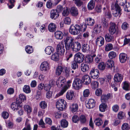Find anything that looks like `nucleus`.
Returning a JSON list of instances; mask_svg holds the SVG:
<instances>
[{
	"instance_id": "obj_45",
	"label": "nucleus",
	"mask_w": 130,
	"mask_h": 130,
	"mask_svg": "<svg viewBox=\"0 0 130 130\" xmlns=\"http://www.w3.org/2000/svg\"><path fill=\"white\" fill-rule=\"evenodd\" d=\"M102 27L99 24L95 25L94 28V30L96 32V33H99L102 30Z\"/></svg>"
},
{
	"instance_id": "obj_46",
	"label": "nucleus",
	"mask_w": 130,
	"mask_h": 130,
	"mask_svg": "<svg viewBox=\"0 0 130 130\" xmlns=\"http://www.w3.org/2000/svg\"><path fill=\"white\" fill-rule=\"evenodd\" d=\"M25 50L27 53L28 54H30L33 51L32 46L29 45H27L25 47Z\"/></svg>"
},
{
	"instance_id": "obj_54",
	"label": "nucleus",
	"mask_w": 130,
	"mask_h": 130,
	"mask_svg": "<svg viewBox=\"0 0 130 130\" xmlns=\"http://www.w3.org/2000/svg\"><path fill=\"white\" fill-rule=\"evenodd\" d=\"M129 128L128 123H124L121 126L122 130H128Z\"/></svg>"
},
{
	"instance_id": "obj_28",
	"label": "nucleus",
	"mask_w": 130,
	"mask_h": 130,
	"mask_svg": "<svg viewBox=\"0 0 130 130\" xmlns=\"http://www.w3.org/2000/svg\"><path fill=\"white\" fill-rule=\"evenodd\" d=\"M45 51L46 54L50 55L51 53L54 52V48L51 46H48L45 48Z\"/></svg>"
},
{
	"instance_id": "obj_53",
	"label": "nucleus",
	"mask_w": 130,
	"mask_h": 130,
	"mask_svg": "<svg viewBox=\"0 0 130 130\" xmlns=\"http://www.w3.org/2000/svg\"><path fill=\"white\" fill-rule=\"evenodd\" d=\"M19 98L21 102H20L19 103H20L22 101H26V97L25 95L22 94H20L19 95Z\"/></svg>"
},
{
	"instance_id": "obj_32",
	"label": "nucleus",
	"mask_w": 130,
	"mask_h": 130,
	"mask_svg": "<svg viewBox=\"0 0 130 130\" xmlns=\"http://www.w3.org/2000/svg\"><path fill=\"white\" fill-rule=\"evenodd\" d=\"M48 28L50 32H53L56 30V25L54 23H51L48 25Z\"/></svg>"
},
{
	"instance_id": "obj_57",
	"label": "nucleus",
	"mask_w": 130,
	"mask_h": 130,
	"mask_svg": "<svg viewBox=\"0 0 130 130\" xmlns=\"http://www.w3.org/2000/svg\"><path fill=\"white\" fill-rule=\"evenodd\" d=\"M102 60V56L101 55L98 54L95 57V62L96 63H99Z\"/></svg>"
},
{
	"instance_id": "obj_30",
	"label": "nucleus",
	"mask_w": 130,
	"mask_h": 130,
	"mask_svg": "<svg viewBox=\"0 0 130 130\" xmlns=\"http://www.w3.org/2000/svg\"><path fill=\"white\" fill-rule=\"evenodd\" d=\"M80 68L81 70L83 72H85L88 71L89 66L86 63H83L81 65Z\"/></svg>"
},
{
	"instance_id": "obj_14",
	"label": "nucleus",
	"mask_w": 130,
	"mask_h": 130,
	"mask_svg": "<svg viewBox=\"0 0 130 130\" xmlns=\"http://www.w3.org/2000/svg\"><path fill=\"white\" fill-rule=\"evenodd\" d=\"M109 9V7L108 6L106 5L105 7L103 9V13L105 16H107V18L110 19L111 18L112 15Z\"/></svg>"
},
{
	"instance_id": "obj_36",
	"label": "nucleus",
	"mask_w": 130,
	"mask_h": 130,
	"mask_svg": "<svg viewBox=\"0 0 130 130\" xmlns=\"http://www.w3.org/2000/svg\"><path fill=\"white\" fill-rule=\"evenodd\" d=\"M107 107L106 104L105 103H102L99 106V109L102 112L105 111V110Z\"/></svg>"
},
{
	"instance_id": "obj_4",
	"label": "nucleus",
	"mask_w": 130,
	"mask_h": 130,
	"mask_svg": "<svg viewBox=\"0 0 130 130\" xmlns=\"http://www.w3.org/2000/svg\"><path fill=\"white\" fill-rule=\"evenodd\" d=\"M80 25L78 24L74 25H72L69 28V31L72 35H77L80 32Z\"/></svg>"
},
{
	"instance_id": "obj_15",
	"label": "nucleus",
	"mask_w": 130,
	"mask_h": 130,
	"mask_svg": "<svg viewBox=\"0 0 130 130\" xmlns=\"http://www.w3.org/2000/svg\"><path fill=\"white\" fill-rule=\"evenodd\" d=\"M119 61L121 63H125L127 60V55L125 53H121L119 55Z\"/></svg>"
},
{
	"instance_id": "obj_62",
	"label": "nucleus",
	"mask_w": 130,
	"mask_h": 130,
	"mask_svg": "<svg viewBox=\"0 0 130 130\" xmlns=\"http://www.w3.org/2000/svg\"><path fill=\"white\" fill-rule=\"evenodd\" d=\"M2 117L4 119H7L8 118L9 115L8 112L6 111H3L2 114Z\"/></svg>"
},
{
	"instance_id": "obj_51",
	"label": "nucleus",
	"mask_w": 130,
	"mask_h": 130,
	"mask_svg": "<svg viewBox=\"0 0 130 130\" xmlns=\"http://www.w3.org/2000/svg\"><path fill=\"white\" fill-rule=\"evenodd\" d=\"M61 125L63 127H67L68 125V122L66 120L63 119L60 122Z\"/></svg>"
},
{
	"instance_id": "obj_11",
	"label": "nucleus",
	"mask_w": 130,
	"mask_h": 130,
	"mask_svg": "<svg viewBox=\"0 0 130 130\" xmlns=\"http://www.w3.org/2000/svg\"><path fill=\"white\" fill-rule=\"evenodd\" d=\"M84 59V55L80 52H78L75 55V61L78 63H80L83 62Z\"/></svg>"
},
{
	"instance_id": "obj_2",
	"label": "nucleus",
	"mask_w": 130,
	"mask_h": 130,
	"mask_svg": "<svg viewBox=\"0 0 130 130\" xmlns=\"http://www.w3.org/2000/svg\"><path fill=\"white\" fill-rule=\"evenodd\" d=\"M74 38L71 36H67L64 39V42L66 50H70V47L71 44L74 42Z\"/></svg>"
},
{
	"instance_id": "obj_59",
	"label": "nucleus",
	"mask_w": 130,
	"mask_h": 130,
	"mask_svg": "<svg viewBox=\"0 0 130 130\" xmlns=\"http://www.w3.org/2000/svg\"><path fill=\"white\" fill-rule=\"evenodd\" d=\"M40 107L42 109H44L46 108L47 104L45 102V101H42L40 103Z\"/></svg>"
},
{
	"instance_id": "obj_61",
	"label": "nucleus",
	"mask_w": 130,
	"mask_h": 130,
	"mask_svg": "<svg viewBox=\"0 0 130 130\" xmlns=\"http://www.w3.org/2000/svg\"><path fill=\"white\" fill-rule=\"evenodd\" d=\"M74 1L75 4L78 7H80L83 4V2L80 0H75Z\"/></svg>"
},
{
	"instance_id": "obj_34",
	"label": "nucleus",
	"mask_w": 130,
	"mask_h": 130,
	"mask_svg": "<svg viewBox=\"0 0 130 130\" xmlns=\"http://www.w3.org/2000/svg\"><path fill=\"white\" fill-rule=\"evenodd\" d=\"M70 108L73 112H76L78 109V106L76 104H73L70 106Z\"/></svg>"
},
{
	"instance_id": "obj_1",
	"label": "nucleus",
	"mask_w": 130,
	"mask_h": 130,
	"mask_svg": "<svg viewBox=\"0 0 130 130\" xmlns=\"http://www.w3.org/2000/svg\"><path fill=\"white\" fill-rule=\"evenodd\" d=\"M110 24V25L108 29L110 34L113 35L116 34L117 35L120 33V31L116 24L111 22Z\"/></svg>"
},
{
	"instance_id": "obj_31",
	"label": "nucleus",
	"mask_w": 130,
	"mask_h": 130,
	"mask_svg": "<svg viewBox=\"0 0 130 130\" xmlns=\"http://www.w3.org/2000/svg\"><path fill=\"white\" fill-rule=\"evenodd\" d=\"M55 37L58 39H62L63 38V34L60 31H57L55 33Z\"/></svg>"
},
{
	"instance_id": "obj_42",
	"label": "nucleus",
	"mask_w": 130,
	"mask_h": 130,
	"mask_svg": "<svg viewBox=\"0 0 130 130\" xmlns=\"http://www.w3.org/2000/svg\"><path fill=\"white\" fill-rule=\"evenodd\" d=\"M25 111L27 112V114L30 113L32 111V108L29 105H25L24 106Z\"/></svg>"
},
{
	"instance_id": "obj_22",
	"label": "nucleus",
	"mask_w": 130,
	"mask_h": 130,
	"mask_svg": "<svg viewBox=\"0 0 130 130\" xmlns=\"http://www.w3.org/2000/svg\"><path fill=\"white\" fill-rule=\"evenodd\" d=\"M20 103L18 102L12 103L11 105V108L14 111L17 110L19 108H20Z\"/></svg>"
},
{
	"instance_id": "obj_24",
	"label": "nucleus",
	"mask_w": 130,
	"mask_h": 130,
	"mask_svg": "<svg viewBox=\"0 0 130 130\" xmlns=\"http://www.w3.org/2000/svg\"><path fill=\"white\" fill-rule=\"evenodd\" d=\"M70 11L71 14L73 16H77L78 14V10L77 9L74 7H73L71 8Z\"/></svg>"
},
{
	"instance_id": "obj_12",
	"label": "nucleus",
	"mask_w": 130,
	"mask_h": 130,
	"mask_svg": "<svg viewBox=\"0 0 130 130\" xmlns=\"http://www.w3.org/2000/svg\"><path fill=\"white\" fill-rule=\"evenodd\" d=\"M90 93V91L89 89H86L84 90L83 92V96L80 97L81 100L84 101L86 98L88 97Z\"/></svg>"
},
{
	"instance_id": "obj_40",
	"label": "nucleus",
	"mask_w": 130,
	"mask_h": 130,
	"mask_svg": "<svg viewBox=\"0 0 130 130\" xmlns=\"http://www.w3.org/2000/svg\"><path fill=\"white\" fill-rule=\"evenodd\" d=\"M109 58L111 59H112L116 58L117 56V54L114 51L110 52L108 54Z\"/></svg>"
},
{
	"instance_id": "obj_64",
	"label": "nucleus",
	"mask_w": 130,
	"mask_h": 130,
	"mask_svg": "<svg viewBox=\"0 0 130 130\" xmlns=\"http://www.w3.org/2000/svg\"><path fill=\"white\" fill-rule=\"evenodd\" d=\"M125 10L127 12L130 11V3L126 4L124 7Z\"/></svg>"
},
{
	"instance_id": "obj_58",
	"label": "nucleus",
	"mask_w": 130,
	"mask_h": 130,
	"mask_svg": "<svg viewBox=\"0 0 130 130\" xmlns=\"http://www.w3.org/2000/svg\"><path fill=\"white\" fill-rule=\"evenodd\" d=\"M77 63V62L75 60L72 62L71 67L73 69L75 70L78 68V65Z\"/></svg>"
},
{
	"instance_id": "obj_25",
	"label": "nucleus",
	"mask_w": 130,
	"mask_h": 130,
	"mask_svg": "<svg viewBox=\"0 0 130 130\" xmlns=\"http://www.w3.org/2000/svg\"><path fill=\"white\" fill-rule=\"evenodd\" d=\"M122 88L126 91H129L130 90V83L128 81H124L123 83Z\"/></svg>"
},
{
	"instance_id": "obj_7",
	"label": "nucleus",
	"mask_w": 130,
	"mask_h": 130,
	"mask_svg": "<svg viewBox=\"0 0 130 130\" xmlns=\"http://www.w3.org/2000/svg\"><path fill=\"white\" fill-rule=\"evenodd\" d=\"M82 83V81L79 79H75L73 82V86L75 89H79L81 87Z\"/></svg>"
},
{
	"instance_id": "obj_18",
	"label": "nucleus",
	"mask_w": 130,
	"mask_h": 130,
	"mask_svg": "<svg viewBox=\"0 0 130 130\" xmlns=\"http://www.w3.org/2000/svg\"><path fill=\"white\" fill-rule=\"evenodd\" d=\"M59 15V14L54 9H52L50 12V17L54 20L57 19Z\"/></svg>"
},
{
	"instance_id": "obj_17",
	"label": "nucleus",
	"mask_w": 130,
	"mask_h": 130,
	"mask_svg": "<svg viewBox=\"0 0 130 130\" xmlns=\"http://www.w3.org/2000/svg\"><path fill=\"white\" fill-rule=\"evenodd\" d=\"M96 43L99 46H101L104 44V38L101 36L98 37L95 41Z\"/></svg>"
},
{
	"instance_id": "obj_38",
	"label": "nucleus",
	"mask_w": 130,
	"mask_h": 130,
	"mask_svg": "<svg viewBox=\"0 0 130 130\" xmlns=\"http://www.w3.org/2000/svg\"><path fill=\"white\" fill-rule=\"evenodd\" d=\"M62 14L63 16L66 17L68 16L69 14V8L67 7H64L63 8Z\"/></svg>"
},
{
	"instance_id": "obj_43",
	"label": "nucleus",
	"mask_w": 130,
	"mask_h": 130,
	"mask_svg": "<svg viewBox=\"0 0 130 130\" xmlns=\"http://www.w3.org/2000/svg\"><path fill=\"white\" fill-rule=\"evenodd\" d=\"M125 117V114L124 112L121 111L119 112L118 115V118L120 120L123 119Z\"/></svg>"
},
{
	"instance_id": "obj_16",
	"label": "nucleus",
	"mask_w": 130,
	"mask_h": 130,
	"mask_svg": "<svg viewBox=\"0 0 130 130\" xmlns=\"http://www.w3.org/2000/svg\"><path fill=\"white\" fill-rule=\"evenodd\" d=\"M95 101L92 99H90L86 104V107L88 108H93L95 106Z\"/></svg>"
},
{
	"instance_id": "obj_6",
	"label": "nucleus",
	"mask_w": 130,
	"mask_h": 130,
	"mask_svg": "<svg viewBox=\"0 0 130 130\" xmlns=\"http://www.w3.org/2000/svg\"><path fill=\"white\" fill-rule=\"evenodd\" d=\"M67 103L65 101L62 99L58 100L56 103V107L60 110H63L66 106Z\"/></svg>"
},
{
	"instance_id": "obj_39",
	"label": "nucleus",
	"mask_w": 130,
	"mask_h": 130,
	"mask_svg": "<svg viewBox=\"0 0 130 130\" xmlns=\"http://www.w3.org/2000/svg\"><path fill=\"white\" fill-rule=\"evenodd\" d=\"M95 3L93 0H91L90 1L88 5V8L89 9L91 10L94 8Z\"/></svg>"
},
{
	"instance_id": "obj_20",
	"label": "nucleus",
	"mask_w": 130,
	"mask_h": 130,
	"mask_svg": "<svg viewBox=\"0 0 130 130\" xmlns=\"http://www.w3.org/2000/svg\"><path fill=\"white\" fill-rule=\"evenodd\" d=\"M82 79L85 85L89 84L91 82V79L88 75H84L82 77Z\"/></svg>"
},
{
	"instance_id": "obj_9",
	"label": "nucleus",
	"mask_w": 130,
	"mask_h": 130,
	"mask_svg": "<svg viewBox=\"0 0 130 130\" xmlns=\"http://www.w3.org/2000/svg\"><path fill=\"white\" fill-rule=\"evenodd\" d=\"M66 82V79L64 77L60 76L57 80L56 85L59 87H62L64 85Z\"/></svg>"
},
{
	"instance_id": "obj_60",
	"label": "nucleus",
	"mask_w": 130,
	"mask_h": 130,
	"mask_svg": "<svg viewBox=\"0 0 130 130\" xmlns=\"http://www.w3.org/2000/svg\"><path fill=\"white\" fill-rule=\"evenodd\" d=\"M71 20L69 17L65 18L64 20V23L67 24L69 25L71 23Z\"/></svg>"
},
{
	"instance_id": "obj_56",
	"label": "nucleus",
	"mask_w": 130,
	"mask_h": 130,
	"mask_svg": "<svg viewBox=\"0 0 130 130\" xmlns=\"http://www.w3.org/2000/svg\"><path fill=\"white\" fill-rule=\"evenodd\" d=\"M99 83L97 81H92L91 83V85L93 88H95L98 87Z\"/></svg>"
},
{
	"instance_id": "obj_21",
	"label": "nucleus",
	"mask_w": 130,
	"mask_h": 130,
	"mask_svg": "<svg viewBox=\"0 0 130 130\" xmlns=\"http://www.w3.org/2000/svg\"><path fill=\"white\" fill-rule=\"evenodd\" d=\"M74 96V93L72 90L68 91L67 93L66 97L67 99L69 100L72 99Z\"/></svg>"
},
{
	"instance_id": "obj_49",
	"label": "nucleus",
	"mask_w": 130,
	"mask_h": 130,
	"mask_svg": "<svg viewBox=\"0 0 130 130\" xmlns=\"http://www.w3.org/2000/svg\"><path fill=\"white\" fill-rule=\"evenodd\" d=\"M102 22L103 27L105 28H107L108 27V23L107 21L105 18L103 17L102 19Z\"/></svg>"
},
{
	"instance_id": "obj_35",
	"label": "nucleus",
	"mask_w": 130,
	"mask_h": 130,
	"mask_svg": "<svg viewBox=\"0 0 130 130\" xmlns=\"http://www.w3.org/2000/svg\"><path fill=\"white\" fill-rule=\"evenodd\" d=\"M106 66L108 68L111 69L114 67V62L110 60H108L106 62Z\"/></svg>"
},
{
	"instance_id": "obj_26",
	"label": "nucleus",
	"mask_w": 130,
	"mask_h": 130,
	"mask_svg": "<svg viewBox=\"0 0 130 130\" xmlns=\"http://www.w3.org/2000/svg\"><path fill=\"white\" fill-rule=\"evenodd\" d=\"M90 46L87 44H84L82 46V49L84 52H88L90 50Z\"/></svg>"
},
{
	"instance_id": "obj_3",
	"label": "nucleus",
	"mask_w": 130,
	"mask_h": 130,
	"mask_svg": "<svg viewBox=\"0 0 130 130\" xmlns=\"http://www.w3.org/2000/svg\"><path fill=\"white\" fill-rule=\"evenodd\" d=\"M111 9L113 10V14L114 16L117 17L119 16L120 17L122 13L120 8L117 4L115 5H112L111 6Z\"/></svg>"
},
{
	"instance_id": "obj_8",
	"label": "nucleus",
	"mask_w": 130,
	"mask_h": 130,
	"mask_svg": "<svg viewBox=\"0 0 130 130\" xmlns=\"http://www.w3.org/2000/svg\"><path fill=\"white\" fill-rule=\"evenodd\" d=\"M81 45L80 43L78 42H73L70 47L72 49V50L75 52L79 51L80 50Z\"/></svg>"
},
{
	"instance_id": "obj_29",
	"label": "nucleus",
	"mask_w": 130,
	"mask_h": 130,
	"mask_svg": "<svg viewBox=\"0 0 130 130\" xmlns=\"http://www.w3.org/2000/svg\"><path fill=\"white\" fill-rule=\"evenodd\" d=\"M109 33L106 34L105 36L106 41L108 42H110L114 41V36Z\"/></svg>"
},
{
	"instance_id": "obj_55",
	"label": "nucleus",
	"mask_w": 130,
	"mask_h": 130,
	"mask_svg": "<svg viewBox=\"0 0 130 130\" xmlns=\"http://www.w3.org/2000/svg\"><path fill=\"white\" fill-rule=\"evenodd\" d=\"M87 27V25L86 24H81L80 25V32L81 31L82 32H84L86 29Z\"/></svg>"
},
{
	"instance_id": "obj_19",
	"label": "nucleus",
	"mask_w": 130,
	"mask_h": 130,
	"mask_svg": "<svg viewBox=\"0 0 130 130\" xmlns=\"http://www.w3.org/2000/svg\"><path fill=\"white\" fill-rule=\"evenodd\" d=\"M123 78V76L121 74L117 73L115 75L113 79L115 82H119L122 80Z\"/></svg>"
},
{
	"instance_id": "obj_13",
	"label": "nucleus",
	"mask_w": 130,
	"mask_h": 130,
	"mask_svg": "<svg viewBox=\"0 0 130 130\" xmlns=\"http://www.w3.org/2000/svg\"><path fill=\"white\" fill-rule=\"evenodd\" d=\"M99 70L97 69H92L90 72V75L93 79L98 78L99 76Z\"/></svg>"
},
{
	"instance_id": "obj_23",
	"label": "nucleus",
	"mask_w": 130,
	"mask_h": 130,
	"mask_svg": "<svg viewBox=\"0 0 130 130\" xmlns=\"http://www.w3.org/2000/svg\"><path fill=\"white\" fill-rule=\"evenodd\" d=\"M54 84V81L53 80H51L50 81L49 84H45L44 86V90L46 91H49Z\"/></svg>"
},
{
	"instance_id": "obj_44",
	"label": "nucleus",
	"mask_w": 130,
	"mask_h": 130,
	"mask_svg": "<svg viewBox=\"0 0 130 130\" xmlns=\"http://www.w3.org/2000/svg\"><path fill=\"white\" fill-rule=\"evenodd\" d=\"M106 65L104 62L100 63L98 65V67L99 69L101 71H103L105 68Z\"/></svg>"
},
{
	"instance_id": "obj_47",
	"label": "nucleus",
	"mask_w": 130,
	"mask_h": 130,
	"mask_svg": "<svg viewBox=\"0 0 130 130\" xmlns=\"http://www.w3.org/2000/svg\"><path fill=\"white\" fill-rule=\"evenodd\" d=\"M62 70L63 68L62 66H58L56 70V74L57 75H59L61 74Z\"/></svg>"
},
{
	"instance_id": "obj_37",
	"label": "nucleus",
	"mask_w": 130,
	"mask_h": 130,
	"mask_svg": "<svg viewBox=\"0 0 130 130\" xmlns=\"http://www.w3.org/2000/svg\"><path fill=\"white\" fill-rule=\"evenodd\" d=\"M23 92L26 93H29L31 91L29 86L28 85H25L23 88Z\"/></svg>"
},
{
	"instance_id": "obj_10",
	"label": "nucleus",
	"mask_w": 130,
	"mask_h": 130,
	"mask_svg": "<svg viewBox=\"0 0 130 130\" xmlns=\"http://www.w3.org/2000/svg\"><path fill=\"white\" fill-rule=\"evenodd\" d=\"M40 69L41 71L43 72H46L50 69L49 64L47 61L42 62L40 66Z\"/></svg>"
},
{
	"instance_id": "obj_27",
	"label": "nucleus",
	"mask_w": 130,
	"mask_h": 130,
	"mask_svg": "<svg viewBox=\"0 0 130 130\" xmlns=\"http://www.w3.org/2000/svg\"><path fill=\"white\" fill-rule=\"evenodd\" d=\"M66 52L65 54V60L68 62L70 59L73 56L72 53L70 51V50L67 51L66 50Z\"/></svg>"
},
{
	"instance_id": "obj_5",
	"label": "nucleus",
	"mask_w": 130,
	"mask_h": 130,
	"mask_svg": "<svg viewBox=\"0 0 130 130\" xmlns=\"http://www.w3.org/2000/svg\"><path fill=\"white\" fill-rule=\"evenodd\" d=\"M63 41H61L57 45L56 47L57 52L60 55L64 54L65 52V45Z\"/></svg>"
},
{
	"instance_id": "obj_52",
	"label": "nucleus",
	"mask_w": 130,
	"mask_h": 130,
	"mask_svg": "<svg viewBox=\"0 0 130 130\" xmlns=\"http://www.w3.org/2000/svg\"><path fill=\"white\" fill-rule=\"evenodd\" d=\"M95 122L96 125L99 126L102 124L103 121L101 119L98 118L96 119L95 121Z\"/></svg>"
},
{
	"instance_id": "obj_50",
	"label": "nucleus",
	"mask_w": 130,
	"mask_h": 130,
	"mask_svg": "<svg viewBox=\"0 0 130 130\" xmlns=\"http://www.w3.org/2000/svg\"><path fill=\"white\" fill-rule=\"evenodd\" d=\"M113 48L112 44L111 43L107 44L105 47V50L106 51H108L112 50Z\"/></svg>"
},
{
	"instance_id": "obj_33",
	"label": "nucleus",
	"mask_w": 130,
	"mask_h": 130,
	"mask_svg": "<svg viewBox=\"0 0 130 130\" xmlns=\"http://www.w3.org/2000/svg\"><path fill=\"white\" fill-rule=\"evenodd\" d=\"M67 89V87L66 88L64 86L60 91L56 95L55 97L57 98L62 95Z\"/></svg>"
},
{
	"instance_id": "obj_63",
	"label": "nucleus",
	"mask_w": 130,
	"mask_h": 130,
	"mask_svg": "<svg viewBox=\"0 0 130 130\" xmlns=\"http://www.w3.org/2000/svg\"><path fill=\"white\" fill-rule=\"evenodd\" d=\"M128 23L126 22H123L121 26L122 28L124 30H126L128 27Z\"/></svg>"
},
{
	"instance_id": "obj_48",
	"label": "nucleus",
	"mask_w": 130,
	"mask_h": 130,
	"mask_svg": "<svg viewBox=\"0 0 130 130\" xmlns=\"http://www.w3.org/2000/svg\"><path fill=\"white\" fill-rule=\"evenodd\" d=\"M59 54L58 53H54L51 56V59L55 61L58 60L59 58Z\"/></svg>"
},
{
	"instance_id": "obj_41",
	"label": "nucleus",
	"mask_w": 130,
	"mask_h": 130,
	"mask_svg": "<svg viewBox=\"0 0 130 130\" xmlns=\"http://www.w3.org/2000/svg\"><path fill=\"white\" fill-rule=\"evenodd\" d=\"M86 23L87 25L89 26H93L94 23V20L91 18H89L87 19Z\"/></svg>"
}]
</instances>
